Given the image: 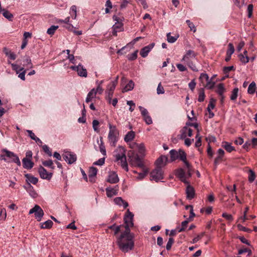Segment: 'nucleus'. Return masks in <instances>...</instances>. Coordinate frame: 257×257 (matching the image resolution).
Masks as SVG:
<instances>
[{
  "instance_id": "obj_1",
  "label": "nucleus",
  "mask_w": 257,
  "mask_h": 257,
  "mask_svg": "<svg viewBox=\"0 0 257 257\" xmlns=\"http://www.w3.org/2000/svg\"><path fill=\"white\" fill-rule=\"evenodd\" d=\"M133 217L134 214L127 209L126 214L124 217V221L125 224V231L122 232L120 236L117 238L116 242L120 249L126 252L130 250L133 249L134 246L133 241L134 236L130 233V226H133Z\"/></svg>"
},
{
  "instance_id": "obj_2",
  "label": "nucleus",
  "mask_w": 257,
  "mask_h": 257,
  "mask_svg": "<svg viewBox=\"0 0 257 257\" xmlns=\"http://www.w3.org/2000/svg\"><path fill=\"white\" fill-rule=\"evenodd\" d=\"M179 158L182 161L186 168V172L182 168H179L176 171L175 175L179 178V179L185 184H188V181L187 179L191 177V165L189 162L186 160V154L185 152L182 150H179Z\"/></svg>"
},
{
  "instance_id": "obj_3",
  "label": "nucleus",
  "mask_w": 257,
  "mask_h": 257,
  "mask_svg": "<svg viewBox=\"0 0 257 257\" xmlns=\"http://www.w3.org/2000/svg\"><path fill=\"white\" fill-rule=\"evenodd\" d=\"M196 54L194 51L189 50L186 51L181 61L184 63L193 71H198L195 65L196 61Z\"/></svg>"
},
{
  "instance_id": "obj_4",
  "label": "nucleus",
  "mask_w": 257,
  "mask_h": 257,
  "mask_svg": "<svg viewBox=\"0 0 257 257\" xmlns=\"http://www.w3.org/2000/svg\"><path fill=\"white\" fill-rule=\"evenodd\" d=\"M109 129L108 140L111 146L115 147L118 140L119 132L116 126L108 124Z\"/></svg>"
},
{
  "instance_id": "obj_5",
  "label": "nucleus",
  "mask_w": 257,
  "mask_h": 257,
  "mask_svg": "<svg viewBox=\"0 0 257 257\" xmlns=\"http://www.w3.org/2000/svg\"><path fill=\"white\" fill-rule=\"evenodd\" d=\"M118 153L115 154V157L117 161H120L121 166L125 171H128L127 163L126 162V156L125 155V150L122 147H119L117 149Z\"/></svg>"
},
{
  "instance_id": "obj_6",
  "label": "nucleus",
  "mask_w": 257,
  "mask_h": 257,
  "mask_svg": "<svg viewBox=\"0 0 257 257\" xmlns=\"http://www.w3.org/2000/svg\"><path fill=\"white\" fill-rule=\"evenodd\" d=\"M3 153L0 156V159L4 160L6 162H8L6 159V157H7L11 159V161L17 164L18 166H20L21 165V161L18 156L14 154L13 152L9 151L6 149H4L2 151Z\"/></svg>"
},
{
  "instance_id": "obj_7",
  "label": "nucleus",
  "mask_w": 257,
  "mask_h": 257,
  "mask_svg": "<svg viewBox=\"0 0 257 257\" xmlns=\"http://www.w3.org/2000/svg\"><path fill=\"white\" fill-rule=\"evenodd\" d=\"M32 213H34L35 217L38 221L41 220L44 214L43 210L38 205H35L33 208L30 210L29 214Z\"/></svg>"
},
{
  "instance_id": "obj_8",
  "label": "nucleus",
  "mask_w": 257,
  "mask_h": 257,
  "mask_svg": "<svg viewBox=\"0 0 257 257\" xmlns=\"http://www.w3.org/2000/svg\"><path fill=\"white\" fill-rule=\"evenodd\" d=\"M163 173L162 169L156 167L150 174L151 179L158 182L163 179Z\"/></svg>"
},
{
  "instance_id": "obj_9",
  "label": "nucleus",
  "mask_w": 257,
  "mask_h": 257,
  "mask_svg": "<svg viewBox=\"0 0 257 257\" xmlns=\"http://www.w3.org/2000/svg\"><path fill=\"white\" fill-rule=\"evenodd\" d=\"M116 85V81H112L110 84L107 85L106 93L107 94L106 98L108 100L109 103L112 99L113 94V91L115 89Z\"/></svg>"
},
{
  "instance_id": "obj_10",
  "label": "nucleus",
  "mask_w": 257,
  "mask_h": 257,
  "mask_svg": "<svg viewBox=\"0 0 257 257\" xmlns=\"http://www.w3.org/2000/svg\"><path fill=\"white\" fill-rule=\"evenodd\" d=\"M64 160L69 164H71L76 161V155L75 154L70 152H65L62 155Z\"/></svg>"
},
{
  "instance_id": "obj_11",
  "label": "nucleus",
  "mask_w": 257,
  "mask_h": 257,
  "mask_svg": "<svg viewBox=\"0 0 257 257\" xmlns=\"http://www.w3.org/2000/svg\"><path fill=\"white\" fill-rule=\"evenodd\" d=\"M38 172H39L40 177L42 179L50 180L52 178V173H48L47 171V170L42 166H41L39 168Z\"/></svg>"
},
{
  "instance_id": "obj_12",
  "label": "nucleus",
  "mask_w": 257,
  "mask_h": 257,
  "mask_svg": "<svg viewBox=\"0 0 257 257\" xmlns=\"http://www.w3.org/2000/svg\"><path fill=\"white\" fill-rule=\"evenodd\" d=\"M168 161V159L167 156H161L156 161V167L162 169L167 165Z\"/></svg>"
},
{
  "instance_id": "obj_13",
  "label": "nucleus",
  "mask_w": 257,
  "mask_h": 257,
  "mask_svg": "<svg viewBox=\"0 0 257 257\" xmlns=\"http://www.w3.org/2000/svg\"><path fill=\"white\" fill-rule=\"evenodd\" d=\"M118 190L119 187L118 185H116L113 188L110 187L106 188L105 190L107 196L110 198L117 195Z\"/></svg>"
},
{
  "instance_id": "obj_14",
  "label": "nucleus",
  "mask_w": 257,
  "mask_h": 257,
  "mask_svg": "<svg viewBox=\"0 0 257 257\" xmlns=\"http://www.w3.org/2000/svg\"><path fill=\"white\" fill-rule=\"evenodd\" d=\"M154 46L155 44L154 43H152L142 49L140 51V55H141V56L143 58L146 57L148 56V53L153 49Z\"/></svg>"
},
{
  "instance_id": "obj_15",
  "label": "nucleus",
  "mask_w": 257,
  "mask_h": 257,
  "mask_svg": "<svg viewBox=\"0 0 257 257\" xmlns=\"http://www.w3.org/2000/svg\"><path fill=\"white\" fill-rule=\"evenodd\" d=\"M97 169L94 167H91L90 168L88 172V177L89 179V181L91 183H93L95 182V177L97 174Z\"/></svg>"
},
{
  "instance_id": "obj_16",
  "label": "nucleus",
  "mask_w": 257,
  "mask_h": 257,
  "mask_svg": "<svg viewBox=\"0 0 257 257\" xmlns=\"http://www.w3.org/2000/svg\"><path fill=\"white\" fill-rule=\"evenodd\" d=\"M118 181L119 178L116 173L112 172L109 173L107 179V182L111 184H114L117 183Z\"/></svg>"
},
{
  "instance_id": "obj_17",
  "label": "nucleus",
  "mask_w": 257,
  "mask_h": 257,
  "mask_svg": "<svg viewBox=\"0 0 257 257\" xmlns=\"http://www.w3.org/2000/svg\"><path fill=\"white\" fill-rule=\"evenodd\" d=\"M187 184L188 185L186 190L187 198L188 199H192L194 197L195 190L192 186L189 185V183Z\"/></svg>"
},
{
  "instance_id": "obj_18",
  "label": "nucleus",
  "mask_w": 257,
  "mask_h": 257,
  "mask_svg": "<svg viewBox=\"0 0 257 257\" xmlns=\"http://www.w3.org/2000/svg\"><path fill=\"white\" fill-rule=\"evenodd\" d=\"M22 163L23 167L27 169H31L34 166V163L31 159L28 158H23L22 160Z\"/></svg>"
},
{
  "instance_id": "obj_19",
  "label": "nucleus",
  "mask_w": 257,
  "mask_h": 257,
  "mask_svg": "<svg viewBox=\"0 0 257 257\" xmlns=\"http://www.w3.org/2000/svg\"><path fill=\"white\" fill-rule=\"evenodd\" d=\"M78 69L77 71V74L80 77H86L87 76V70L81 64H78Z\"/></svg>"
},
{
  "instance_id": "obj_20",
  "label": "nucleus",
  "mask_w": 257,
  "mask_h": 257,
  "mask_svg": "<svg viewBox=\"0 0 257 257\" xmlns=\"http://www.w3.org/2000/svg\"><path fill=\"white\" fill-rule=\"evenodd\" d=\"M221 146L228 152L230 153L235 150L231 144L227 142H223Z\"/></svg>"
},
{
  "instance_id": "obj_21",
  "label": "nucleus",
  "mask_w": 257,
  "mask_h": 257,
  "mask_svg": "<svg viewBox=\"0 0 257 257\" xmlns=\"http://www.w3.org/2000/svg\"><path fill=\"white\" fill-rule=\"evenodd\" d=\"M114 202L116 204L119 206L123 204L124 208H126L128 206V204L124 201L121 197H116L114 198Z\"/></svg>"
},
{
  "instance_id": "obj_22",
  "label": "nucleus",
  "mask_w": 257,
  "mask_h": 257,
  "mask_svg": "<svg viewBox=\"0 0 257 257\" xmlns=\"http://www.w3.org/2000/svg\"><path fill=\"white\" fill-rule=\"evenodd\" d=\"M170 155L171 162H173L179 158V151L178 152L175 150H171L170 151Z\"/></svg>"
},
{
  "instance_id": "obj_23",
  "label": "nucleus",
  "mask_w": 257,
  "mask_h": 257,
  "mask_svg": "<svg viewBox=\"0 0 257 257\" xmlns=\"http://www.w3.org/2000/svg\"><path fill=\"white\" fill-rule=\"evenodd\" d=\"M25 176L27 178V181L34 185L36 184L38 182V179L37 178L34 177L29 174H25Z\"/></svg>"
},
{
  "instance_id": "obj_24",
  "label": "nucleus",
  "mask_w": 257,
  "mask_h": 257,
  "mask_svg": "<svg viewBox=\"0 0 257 257\" xmlns=\"http://www.w3.org/2000/svg\"><path fill=\"white\" fill-rule=\"evenodd\" d=\"M2 12L3 15L5 18L7 19L10 21H13L14 16L9 11L4 9Z\"/></svg>"
},
{
  "instance_id": "obj_25",
  "label": "nucleus",
  "mask_w": 257,
  "mask_h": 257,
  "mask_svg": "<svg viewBox=\"0 0 257 257\" xmlns=\"http://www.w3.org/2000/svg\"><path fill=\"white\" fill-rule=\"evenodd\" d=\"M135 133L133 131L128 132L127 134L125 136L124 138V141L126 142H128L131 141L135 138Z\"/></svg>"
},
{
  "instance_id": "obj_26",
  "label": "nucleus",
  "mask_w": 257,
  "mask_h": 257,
  "mask_svg": "<svg viewBox=\"0 0 257 257\" xmlns=\"http://www.w3.org/2000/svg\"><path fill=\"white\" fill-rule=\"evenodd\" d=\"M225 91V88L224 87V85L222 83H220L217 85V89L216 90V92L218 94L220 97H223V94L224 92Z\"/></svg>"
},
{
  "instance_id": "obj_27",
  "label": "nucleus",
  "mask_w": 257,
  "mask_h": 257,
  "mask_svg": "<svg viewBox=\"0 0 257 257\" xmlns=\"http://www.w3.org/2000/svg\"><path fill=\"white\" fill-rule=\"evenodd\" d=\"M134 83L132 80H130L128 84L122 89V92H125L131 90L134 88Z\"/></svg>"
},
{
  "instance_id": "obj_28",
  "label": "nucleus",
  "mask_w": 257,
  "mask_h": 257,
  "mask_svg": "<svg viewBox=\"0 0 257 257\" xmlns=\"http://www.w3.org/2000/svg\"><path fill=\"white\" fill-rule=\"evenodd\" d=\"M100 144H99L100 152L102 153V154L103 156H106V150H105V146H104L103 142L102 141V137L100 138Z\"/></svg>"
},
{
  "instance_id": "obj_29",
  "label": "nucleus",
  "mask_w": 257,
  "mask_h": 257,
  "mask_svg": "<svg viewBox=\"0 0 257 257\" xmlns=\"http://www.w3.org/2000/svg\"><path fill=\"white\" fill-rule=\"evenodd\" d=\"M53 224V223L51 220H48L44 223H42L41 224V228L44 229L50 228L52 227Z\"/></svg>"
},
{
  "instance_id": "obj_30",
  "label": "nucleus",
  "mask_w": 257,
  "mask_h": 257,
  "mask_svg": "<svg viewBox=\"0 0 257 257\" xmlns=\"http://www.w3.org/2000/svg\"><path fill=\"white\" fill-rule=\"evenodd\" d=\"M178 37V35L175 36H171V33H168L167 34V41L169 43H174L177 40Z\"/></svg>"
},
{
  "instance_id": "obj_31",
  "label": "nucleus",
  "mask_w": 257,
  "mask_h": 257,
  "mask_svg": "<svg viewBox=\"0 0 257 257\" xmlns=\"http://www.w3.org/2000/svg\"><path fill=\"white\" fill-rule=\"evenodd\" d=\"M187 131V126H184L182 128V129H181V130L180 131V135L179 136H180L179 138L180 139L183 140V139H185L187 136H188Z\"/></svg>"
},
{
  "instance_id": "obj_32",
  "label": "nucleus",
  "mask_w": 257,
  "mask_h": 257,
  "mask_svg": "<svg viewBox=\"0 0 257 257\" xmlns=\"http://www.w3.org/2000/svg\"><path fill=\"white\" fill-rule=\"evenodd\" d=\"M205 98V93L204 89L203 88H200L199 89V97L198 100L199 102H202L204 101Z\"/></svg>"
},
{
  "instance_id": "obj_33",
  "label": "nucleus",
  "mask_w": 257,
  "mask_h": 257,
  "mask_svg": "<svg viewBox=\"0 0 257 257\" xmlns=\"http://www.w3.org/2000/svg\"><path fill=\"white\" fill-rule=\"evenodd\" d=\"M255 90V83L252 82L249 85L247 89L248 93L249 94H253Z\"/></svg>"
},
{
  "instance_id": "obj_34",
  "label": "nucleus",
  "mask_w": 257,
  "mask_h": 257,
  "mask_svg": "<svg viewBox=\"0 0 257 257\" xmlns=\"http://www.w3.org/2000/svg\"><path fill=\"white\" fill-rule=\"evenodd\" d=\"M212 78H211V79H209L208 81H207V83L205 85L204 84H203V85L204 86H205V87L207 88V89H212L214 86L215 82H213L212 81Z\"/></svg>"
},
{
  "instance_id": "obj_35",
  "label": "nucleus",
  "mask_w": 257,
  "mask_h": 257,
  "mask_svg": "<svg viewBox=\"0 0 257 257\" xmlns=\"http://www.w3.org/2000/svg\"><path fill=\"white\" fill-rule=\"evenodd\" d=\"M76 6L75 5H73L71 6L70 8V15H71L72 18L73 19H75L76 18Z\"/></svg>"
},
{
  "instance_id": "obj_36",
  "label": "nucleus",
  "mask_w": 257,
  "mask_h": 257,
  "mask_svg": "<svg viewBox=\"0 0 257 257\" xmlns=\"http://www.w3.org/2000/svg\"><path fill=\"white\" fill-rule=\"evenodd\" d=\"M199 80L203 84L204 81L207 82L209 80V76L206 73H201L199 77Z\"/></svg>"
},
{
  "instance_id": "obj_37",
  "label": "nucleus",
  "mask_w": 257,
  "mask_h": 257,
  "mask_svg": "<svg viewBox=\"0 0 257 257\" xmlns=\"http://www.w3.org/2000/svg\"><path fill=\"white\" fill-rule=\"evenodd\" d=\"M42 164L45 167H48L53 169L55 168L53 161L51 160L43 161Z\"/></svg>"
},
{
  "instance_id": "obj_38",
  "label": "nucleus",
  "mask_w": 257,
  "mask_h": 257,
  "mask_svg": "<svg viewBox=\"0 0 257 257\" xmlns=\"http://www.w3.org/2000/svg\"><path fill=\"white\" fill-rule=\"evenodd\" d=\"M238 89L235 88L233 89L231 95L230 96V99L232 100H235L237 98L238 95Z\"/></svg>"
},
{
  "instance_id": "obj_39",
  "label": "nucleus",
  "mask_w": 257,
  "mask_h": 257,
  "mask_svg": "<svg viewBox=\"0 0 257 257\" xmlns=\"http://www.w3.org/2000/svg\"><path fill=\"white\" fill-rule=\"evenodd\" d=\"M12 67L13 70H15L17 74H18L20 71L24 70V67H21L19 65L16 64H12Z\"/></svg>"
},
{
  "instance_id": "obj_40",
  "label": "nucleus",
  "mask_w": 257,
  "mask_h": 257,
  "mask_svg": "<svg viewBox=\"0 0 257 257\" xmlns=\"http://www.w3.org/2000/svg\"><path fill=\"white\" fill-rule=\"evenodd\" d=\"M58 28V26L53 25L50 27L48 30L47 33L50 35H52L54 34L55 31Z\"/></svg>"
},
{
  "instance_id": "obj_41",
  "label": "nucleus",
  "mask_w": 257,
  "mask_h": 257,
  "mask_svg": "<svg viewBox=\"0 0 257 257\" xmlns=\"http://www.w3.org/2000/svg\"><path fill=\"white\" fill-rule=\"evenodd\" d=\"M238 56L241 62L244 64L248 62L249 58L247 56H244V55H243L242 54H240Z\"/></svg>"
},
{
  "instance_id": "obj_42",
  "label": "nucleus",
  "mask_w": 257,
  "mask_h": 257,
  "mask_svg": "<svg viewBox=\"0 0 257 257\" xmlns=\"http://www.w3.org/2000/svg\"><path fill=\"white\" fill-rule=\"evenodd\" d=\"M249 176L248 181L250 182H252L255 178V173L251 169L249 170Z\"/></svg>"
},
{
  "instance_id": "obj_43",
  "label": "nucleus",
  "mask_w": 257,
  "mask_h": 257,
  "mask_svg": "<svg viewBox=\"0 0 257 257\" xmlns=\"http://www.w3.org/2000/svg\"><path fill=\"white\" fill-rule=\"evenodd\" d=\"M105 12L106 14L109 13L110 12L109 9H111L112 7L111 2L110 0H107L105 3Z\"/></svg>"
},
{
  "instance_id": "obj_44",
  "label": "nucleus",
  "mask_w": 257,
  "mask_h": 257,
  "mask_svg": "<svg viewBox=\"0 0 257 257\" xmlns=\"http://www.w3.org/2000/svg\"><path fill=\"white\" fill-rule=\"evenodd\" d=\"M7 49L6 48H4V51L5 52V53H6V54L9 56V57L12 59V60H15L16 58V55L13 53V52H10L9 53L8 52H7Z\"/></svg>"
},
{
  "instance_id": "obj_45",
  "label": "nucleus",
  "mask_w": 257,
  "mask_h": 257,
  "mask_svg": "<svg viewBox=\"0 0 257 257\" xmlns=\"http://www.w3.org/2000/svg\"><path fill=\"white\" fill-rule=\"evenodd\" d=\"M216 100L213 98L210 99L209 103L208 105L207 109H213L215 107V102Z\"/></svg>"
},
{
  "instance_id": "obj_46",
  "label": "nucleus",
  "mask_w": 257,
  "mask_h": 257,
  "mask_svg": "<svg viewBox=\"0 0 257 257\" xmlns=\"http://www.w3.org/2000/svg\"><path fill=\"white\" fill-rule=\"evenodd\" d=\"M140 161H141V159L140 157L138 155H135L132 157L131 161L132 164L135 165Z\"/></svg>"
},
{
  "instance_id": "obj_47",
  "label": "nucleus",
  "mask_w": 257,
  "mask_h": 257,
  "mask_svg": "<svg viewBox=\"0 0 257 257\" xmlns=\"http://www.w3.org/2000/svg\"><path fill=\"white\" fill-rule=\"evenodd\" d=\"M228 49L226 52V54H229L231 55L234 52V48L232 43H229L228 45Z\"/></svg>"
},
{
  "instance_id": "obj_48",
  "label": "nucleus",
  "mask_w": 257,
  "mask_h": 257,
  "mask_svg": "<svg viewBox=\"0 0 257 257\" xmlns=\"http://www.w3.org/2000/svg\"><path fill=\"white\" fill-rule=\"evenodd\" d=\"M189 221L190 220L187 219V220H185L182 222V223H181L182 227L178 230L179 232H182L185 230Z\"/></svg>"
},
{
  "instance_id": "obj_49",
  "label": "nucleus",
  "mask_w": 257,
  "mask_h": 257,
  "mask_svg": "<svg viewBox=\"0 0 257 257\" xmlns=\"http://www.w3.org/2000/svg\"><path fill=\"white\" fill-rule=\"evenodd\" d=\"M24 66H28L29 65L30 68L33 67V65L31 62V60L29 57H26L24 61Z\"/></svg>"
},
{
  "instance_id": "obj_50",
  "label": "nucleus",
  "mask_w": 257,
  "mask_h": 257,
  "mask_svg": "<svg viewBox=\"0 0 257 257\" xmlns=\"http://www.w3.org/2000/svg\"><path fill=\"white\" fill-rule=\"evenodd\" d=\"M137 53H138V51H136L135 52H134L133 53H132L130 55H127L128 60H129L130 61H133V60H136L138 56Z\"/></svg>"
},
{
  "instance_id": "obj_51",
  "label": "nucleus",
  "mask_w": 257,
  "mask_h": 257,
  "mask_svg": "<svg viewBox=\"0 0 257 257\" xmlns=\"http://www.w3.org/2000/svg\"><path fill=\"white\" fill-rule=\"evenodd\" d=\"M148 173L147 170H143V171L141 173H139L138 176L137 177L138 179L142 180L147 175Z\"/></svg>"
},
{
  "instance_id": "obj_52",
  "label": "nucleus",
  "mask_w": 257,
  "mask_h": 257,
  "mask_svg": "<svg viewBox=\"0 0 257 257\" xmlns=\"http://www.w3.org/2000/svg\"><path fill=\"white\" fill-rule=\"evenodd\" d=\"M157 93L158 94H164L165 93L164 89L162 86L161 82L158 85Z\"/></svg>"
},
{
  "instance_id": "obj_53",
  "label": "nucleus",
  "mask_w": 257,
  "mask_h": 257,
  "mask_svg": "<svg viewBox=\"0 0 257 257\" xmlns=\"http://www.w3.org/2000/svg\"><path fill=\"white\" fill-rule=\"evenodd\" d=\"M139 109L141 111V114L143 116V117L149 114V112L146 108H144L143 107H142L141 106H139Z\"/></svg>"
},
{
  "instance_id": "obj_54",
  "label": "nucleus",
  "mask_w": 257,
  "mask_h": 257,
  "mask_svg": "<svg viewBox=\"0 0 257 257\" xmlns=\"http://www.w3.org/2000/svg\"><path fill=\"white\" fill-rule=\"evenodd\" d=\"M186 22L190 28L191 31H192L193 32H195L196 31V27L190 20H187Z\"/></svg>"
},
{
  "instance_id": "obj_55",
  "label": "nucleus",
  "mask_w": 257,
  "mask_h": 257,
  "mask_svg": "<svg viewBox=\"0 0 257 257\" xmlns=\"http://www.w3.org/2000/svg\"><path fill=\"white\" fill-rule=\"evenodd\" d=\"M173 243H174V239L172 237L169 238V240H168V241L167 243L166 246V249L167 250H169L171 249Z\"/></svg>"
},
{
  "instance_id": "obj_56",
  "label": "nucleus",
  "mask_w": 257,
  "mask_h": 257,
  "mask_svg": "<svg viewBox=\"0 0 257 257\" xmlns=\"http://www.w3.org/2000/svg\"><path fill=\"white\" fill-rule=\"evenodd\" d=\"M7 216L6 210L5 208H2L0 211V220H4Z\"/></svg>"
},
{
  "instance_id": "obj_57",
  "label": "nucleus",
  "mask_w": 257,
  "mask_h": 257,
  "mask_svg": "<svg viewBox=\"0 0 257 257\" xmlns=\"http://www.w3.org/2000/svg\"><path fill=\"white\" fill-rule=\"evenodd\" d=\"M96 95V91H95V88L92 89L88 93L87 95L89 97L91 98L92 99L95 97Z\"/></svg>"
},
{
  "instance_id": "obj_58",
  "label": "nucleus",
  "mask_w": 257,
  "mask_h": 257,
  "mask_svg": "<svg viewBox=\"0 0 257 257\" xmlns=\"http://www.w3.org/2000/svg\"><path fill=\"white\" fill-rule=\"evenodd\" d=\"M42 148L43 151L47 154L49 156H51L52 155V152L49 149V148L46 145H44L42 146Z\"/></svg>"
},
{
  "instance_id": "obj_59",
  "label": "nucleus",
  "mask_w": 257,
  "mask_h": 257,
  "mask_svg": "<svg viewBox=\"0 0 257 257\" xmlns=\"http://www.w3.org/2000/svg\"><path fill=\"white\" fill-rule=\"evenodd\" d=\"M99 124V121L97 120L94 119L92 121V126L94 131L98 132L99 131L98 129V125Z\"/></svg>"
},
{
  "instance_id": "obj_60",
  "label": "nucleus",
  "mask_w": 257,
  "mask_h": 257,
  "mask_svg": "<svg viewBox=\"0 0 257 257\" xmlns=\"http://www.w3.org/2000/svg\"><path fill=\"white\" fill-rule=\"evenodd\" d=\"M104 162H105V158H100L98 161L94 162L93 165L102 166V165H103L104 164Z\"/></svg>"
},
{
  "instance_id": "obj_61",
  "label": "nucleus",
  "mask_w": 257,
  "mask_h": 257,
  "mask_svg": "<svg viewBox=\"0 0 257 257\" xmlns=\"http://www.w3.org/2000/svg\"><path fill=\"white\" fill-rule=\"evenodd\" d=\"M137 149H138L140 154H143L145 151V146L143 144H138Z\"/></svg>"
},
{
  "instance_id": "obj_62",
  "label": "nucleus",
  "mask_w": 257,
  "mask_h": 257,
  "mask_svg": "<svg viewBox=\"0 0 257 257\" xmlns=\"http://www.w3.org/2000/svg\"><path fill=\"white\" fill-rule=\"evenodd\" d=\"M234 70V68L233 66L224 67L223 68V72L224 74H227L230 71Z\"/></svg>"
},
{
  "instance_id": "obj_63",
  "label": "nucleus",
  "mask_w": 257,
  "mask_h": 257,
  "mask_svg": "<svg viewBox=\"0 0 257 257\" xmlns=\"http://www.w3.org/2000/svg\"><path fill=\"white\" fill-rule=\"evenodd\" d=\"M204 235V232H202L200 234L198 235L195 237L192 240V243H195L198 242L203 236Z\"/></svg>"
},
{
  "instance_id": "obj_64",
  "label": "nucleus",
  "mask_w": 257,
  "mask_h": 257,
  "mask_svg": "<svg viewBox=\"0 0 257 257\" xmlns=\"http://www.w3.org/2000/svg\"><path fill=\"white\" fill-rule=\"evenodd\" d=\"M144 119L147 124H151L153 122L152 118L149 114L144 116Z\"/></svg>"
}]
</instances>
